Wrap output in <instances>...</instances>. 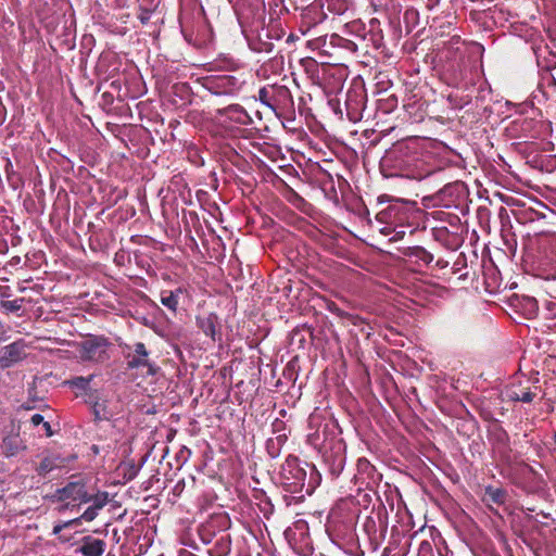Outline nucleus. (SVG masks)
Segmentation results:
<instances>
[{
	"mask_svg": "<svg viewBox=\"0 0 556 556\" xmlns=\"http://www.w3.org/2000/svg\"><path fill=\"white\" fill-rule=\"evenodd\" d=\"M56 495L60 501L88 503L90 500V493L85 483L80 481L68 482L65 486L56 490Z\"/></svg>",
	"mask_w": 556,
	"mask_h": 556,
	"instance_id": "nucleus-28",
	"label": "nucleus"
},
{
	"mask_svg": "<svg viewBox=\"0 0 556 556\" xmlns=\"http://www.w3.org/2000/svg\"><path fill=\"white\" fill-rule=\"evenodd\" d=\"M43 420H45V418H43V416H42V415H40V414H35V415H33V416H31V418H30V422H31V425H33V426H35V427H37V426L41 425V424L43 422Z\"/></svg>",
	"mask_w": 556,
	"mask_h": 556,
	"instance_id": "nucleus-62",
	"label": "nucleus"
},
{
	"mask_svg": "<svg viewBox=\"0 0 556 556\" xmlns=\"http://www.w3.org/2000/svg\"><path fill=\"white\" fill-rule=\"evenodd\" d=\"M317 0L301 10L298 21L299 30L306 35L327 20V13Z\"/></svg>",
	"mask_w": 556,
	"mask_h": 556,
	"instance_id": "nucleus-21",
	"label": "nucleus"
},
{
	"mask_svg": "<svg viewBox=\"0 0 556 556\" xmlns=\"http://www.w3.org/2000/svg\"><path fill=\"white\" fill-rule=\"evenodd\" d=\"M285 1L283 0H273V2L270 3V9L275 8H279V12L278 14H281L283 12H288V8L283 3Z\"/></svg>",
	"mask_w": 556,
	"mask_h": 556,
	"instance_id": "nucleus-60",
	"label": "nucleus"
},
{
	"mask_svg": "<svg viewBox=\"0 0 556 556\" xmlns=\"http://www.w3.org/2000/svg\"><path fill=\"white\" fill-rule=\"evenodd\" d=\"M99 514V510L91 505L79 517L80 520L92 521Z\"/></svg>",
	"mask_w": 556,
	"mask_h": 556,
	"instance_id": "nucleus-56",
	"label": "nucleus"
},
{
	"mask_svg": "<svg viewBox=\"0 0 556 556\" xmlns=\"http://www.w3.org/2000/svg\"><path fill=\"white\" fill-rule=\"evenodd\" d=\"M320 2L324 11H328L336 15H341L349 10L350 2L349 0H317Z\"/></svg>",
	"mask_w": 556,
	"mask_h": 556,
	"instance_id": "nucleus-43",
	"label": "nucleus"
},
{
	"mask_svg": "<svg viewBox=\"0 0 556 556\" xmlns=\"http://www.w3.org/2000/svg\"><path fill=\"white\" fill-rule=\"evenodd\" d=\"M417 556H435L432 544L426 540L421 541L417 549Z\"/></svg>",
	"mask_w": 556,
	"mask_h": 556,
	"instance_id": "nucleus-54",
	"label": "nucleus"
},
{
	"mask_svg": "<svg viewBox=\"0 0 556 556\" xmlns=\"http://www.w3.org/2000/svg\"><path fill=\"white\" fill-rule=\"evenodd\" d=\"M306 442L317 450L332 478H338L346 463V444L334 422H326L307 434Z\"/></svg>",
	"mask_w": 556,
	"mask_h": 556,
	"instance_id": "nucleus-3",
	"label": "nucleus"
},
{
	"mask_svg": "<svg viewBox=\"0 0 556 556\" xmlns=\"http://www.w3.org/2000/svg\"><path fill=\"white\" fill-rule=\"evenodd\" d=\"M329 45L332 49L334 48H340V49H343L345 51H349L351 53H356L358 51V48H359V43L354 41V40H351V39H348V38H344L342 36H339L337 34H332L330 37H329Z\"/></svg>",
	"mask_w": 556,
	"mask_h": 556,
	"instance_id": "nucleus-39",
	"label": "nucleus"
},
{
	"mask_svg": "<svg viewBox=\"0 0 556 556\" xmlns=\"http://www.w3.org/2000/svg\"><path fill=\"white\" fill-rule=\"evenodd\" d=\"M301 63L312 83L321 88L324 93L328 97L329 108L342 119L343 109L336 94L343 88L346 79V70L334 65H320L312 58L303 59Z\"/></svg>",
	"mask_w": 556,
	"mask_h": 556,
	"instance_id": "nucleus-5",
	"label": "nucleus"
},
{
	"mask_svg": "<svg viewBox=\"0 0 556 556\" xmlns=\"http://www.w3.org/2000/svg\"><path fill=\"white\" fill-rule=\"evenodd\" d=\"M134 354L128 355L127 367L130 369H137L140 367H147L148 374L155 375L156 368L150 363L149 352L142 342H137L134 345Z\"/></svg>",
	"mask_w": 556,
	"mask_h": 556,
	"instance_id": "nucleus-30",
	"label": "nucleus"
},
{
	"mask_svg": "<svg viewBox=\"0 0 556 556\" xmlns=\"http://www.w3.org/2000/svg\"><path fill=\"white\" fill-rule=\"evenodd\" d=\"M545 125L532 117L519 116L506 127L507 135L515 139L538 138L543 134Z\"/></svg>",
	"mask_w": 556,
	"mask_h": 556,
	"instance_id": "nucleus-18",
	"label": "nucleus"
},
{
	"mask_svg": "<svg viewBox=\"0 0 556 556\" xmlns=\"http://www.w3.org/2000/svg\"><path fill=\"white\" fill-rule=\"evenodd\" d=\"M448 271L451 275H456L458 280L466 281L470 278V270L468 269L467 257L464 253H460L457 256Z\"/></svg>",
	"mask_w": 556,
	"mask_h": 556,
	"instance_id": "nucleus-37",
	"label": "nucleus"
},
{
	"mask_svg": "<svg viewBox=\"0 0 556 556\" xmlns=\"http://www.w3.org/2000/svg\"><path fill=\"white\" fill-rule=\"evenodd\" d=\"M291 195L288 198V200L293 203L295 206H300L301 204L305 203V200L299 195L294 190H290Z\"/></svg>",
	"mask_w": 556,
	"mask_h": 556,
	"instance_id": "nucleus-58",
	"label": "nucleus"
},
{
	"mask_svg": "<svg viewBox=\"0 0 556 556\" xmlns=\"http://www.w3.org/2000/svg\"><path fill=\"white\" fill-rule=\"evenodd\" d=\"M469 190L465 182L456 180L446 184L435 193L425 197L424 202L428 206H442L446 208H456L460 213L468 210Z\"/></svg>",
	"mask_w": 556,
	"mask_h": 556,
	"instance_id": "nucleus-9",
	"label": "nucleus"
},
{
	"mask_svg": "<svg viewBox=\"0 0 556 556\" xmlns=\"http://www.w3.org/2000/svg\"><path fill=\"white\" fill-rule=\"evenodd\" d=\"M102 410H104V407L102 405H100L98 402H96L92 406V414H93L94 420L100 421V420L108 419V416L104 413L102 414Z\"/></svg>",
	"mask_w": 556,
	"mask_h": 556,
	"instance_id": "nucleus-57",
	"label": "nucleus"
},
{
	"mask_svg": "<svg viewBox=\"0 0 556 556\" xmlns=\"http://www.w3.org/2000/svg\"><path fill=\"white\" fill-rule=\"evenodd\" d=\"M346 33L355 37L363 49L371 47L374 50L384 48V36L381 23L378 18H370L368 24L361 20H354L345 25Z\"/></svg>",
	"mask_w": 556,
	"mask_h": 556,
	"instance_id": "nucleus-10",
	"label": "nucleus"
},
{
	"mask_svg": "<svg viewBox=\"0 0 556 556\" xmlns=\"http://www.w3.org/2000/svg\"><path fill=\"white\" fill-rule=\"evenodd\" d=\"M426 153L416 139H406L393 143L386 150L379 163V169L386 178H406L422 180L442 173L428 161Z\"/></svg>",
	"mask_w": 556,
	"mask_h": 556,
	"instance_id": "nucleus-1",
	"label": "nucleus"
},
{
	"mask_svg": "<svg viewBox=\"0 0 556 556\" xmlns=\"http://www.w3.org/2000/svg\"><path fill=\"white\" fill-rule=\"evenodd\" d=\"M456 219L457 224L452 225V230L445 226L431 229L432 239L448 251H456L464 243V227L457 216Z\"/></svg>",
	"mask_w": 556,
	"mask_h": 556,
	"instance_id": "nucleus-20",
	"label": "nucleus"
},
{
	"mask_svg": "<svg viewBox=\"0 0 556 556\" xmlns=\"http://www.w3.org/2000/svg\"><path fill=\"white\" fill-rule=\"evenodd\" d=\"M108 339L100 336H88L78 344L79 357L85 362L100 363L108 358Z\"/></svg>",
	"mask_w": 556,
	"mask_h": 556,
	"instance_id": "nucleus-19",
	"label": "nucleus"
},
{
	"mask_svg": "<svg viewBox=\"0 0 556 556\" xmlns=\"http://www.w3.org/2000/svg\"><path fill=\"white\" fill-rule=\"evenodd\" d=\"M198 83L206 93L202 94L203 101L210 98L237 97L247 86L248 77L242 74H212L198 78Z\"/></svg>",
	"mask_w": 556,
	"mask_h": 556,
	"instance_id": "nucleus-7",
	"label": "nucleus"
},
{
	"mask_svg": "<svg viewBox=\"0 0 556 556\" xmlns=\"http://www.w3.org/2000/svg\"><path fill=\"white\" fill-rule=\"evenodd\" d=\"M401 253L407 263L416 266L418 269L427 268L437 276L440 273L445 275L444 270H447L450 266V261L441 256L435 257L434 253L421 245L403 248Z\"/></svg>",
	"mask_w": 556,
	"mask_h": 556,
	"instance_id": "nucleus-12",
	"label": "nucleus"
},
{
	"mask_svg": "<svg viewBox=\"0 0 556 556\" xmlns=\"http://www.w3.org/2000/svg\"><path fill=\"white\" fill-rule=\"evenodd\" d=\"M377 205L381 206L376 213V220L383 225L380 231L383 235L394 233L393 240L402 239L406 229L413 235L425 217V211L416 201L381 194L377 199Z\"/></svg>",
	"mask_w": 556,
	"mask_h": 556,
	"instance_id": "nucleus-2",
	"label": "nucleus"
},
{
	"mask_svg": "<svg viewBox=\"0 0 556 556\" xmlns=\"http://www.w3.org/2000/svg\"><path fill=\"white\" fill-rule=\"evenodd\" d=\"M517 306L521 313L528 318L532 319L536 317L539 312V303L536 299L528 295H523L518 300Z\"/></svg>",
	"mask_w": 556,
	"mask_h": 556,
	"instance_id": "nucleus-38",
	"label": "nucleus"
},
{
	"mask_svg": "<svg viewBox=\"0 0 556 556\" xmlns=\"http://www.w3.org/2000/svg\"><path fill=\"white\" fill-rule=\"evenodd\" d=\"M367 92L362 80H353L345 93L344 111L346 118L357 123L363 118L366 109Z\"/></svg>",
	"mask_w": 556,
	"mask_h": 556,
	"instance_id": "nucleus-15",
	"label": "nucleus"
},
{
	"mask_svg": "<svg viewBox=\"0 0 556 556\" xmlns=\"http://www.w3.org/2000/svg\"><path fill=\"white\" fill-rule=\"evenodd\" d=\"M94 375H89L88 377L76 376L68 380L64 381V384L73 390H77L76 396L79 394L88 393L90 390V383L93 380Z\"/></svg>",
	"mask_w": 556,
	"mask_h": 556,
	"instance_id": "nucleus-36",
	"label": "nucleus"
},
{
	"mask_svg": "<svg viewBox=\"0 0 556 556\" xmlns=\"http://www.w3.org/2000/svg\"><path fill=\"white\" fill-rule=\"evenodd\" d=\"M305 466L309 470L308 478L305 467L301 465L296 456L289 455L281 465L279 482L283 491L290 493V495H283L287 505H290L293 498L302 501L305 494L311 495L320 483V475L315 466L308 464H305Z\"/></svg>",
	"mask_w": 556,
	"mask_h": 556,
	"instance_id": "nucleus-4",
	"label": "nucleus"
},
{
	"mask_svg": "<svg viewBox=\"0 0 556 556\" xmlns=\"http://www.w3.org/2000/svg\"><path fill=\"white\" fill-rule=\"evenodd\" d=\"M7 119V108L0 98V127L4 124Z\"/></svg>",
	"mask_w": 556,
	"mask_h": 556,
	"instance_id": "nucleus-61",
	"label": "nucleus"
},
{
	"mask_svg": "<svg viewBox=\"0 0 556 556\" xmlns=\"http://www.w3.org/2000/svg\"><path fill=\"white\" fill-rule=\"evenodd\" d=\"M80 523H81V520L79 517L64 521V522H59V523L54 525V527L52 529V534L58 535L59 540L62 543H67L71 541V535L64 534V533H62V531L66 528H73V527L79 526Z\"/></svg>",
	"mask_w": 556,
	"mask_h": 556,
	"instance_id": "nucleus-45",
	"label": "nucleus"
},
{
	"mask_svg": "<svg viewBox=\"0 0 556 556\" xmlns=\"http://www.w3.org/2000/svg\"><path fill=\"white\" fill-rule=\"evenodd\" d=\"M26 450V444L21 438L18 431H11L5 434L0 443V454L4 457L16 456L22 451Z\"/></svg>",
	"mask_w": 556,
	"mask_h": 556,
	"instance_id": "nucleus-31",
	"label": "nucleus"
},
{
	"mask_svg": "<svg viewBox=\"0 0 556 556\" xmlns=\"http://www.w3.org/2000/svg\"><path fill=\"white\" fill-rule=\"evenodd\" d=\"M231 549L229 534L220 535L208 552V556H227Z\"/></svg>",
	"mask_w": 556,
	"mask_h": 556,
	"instance_id": "nucleus-42",
	"label": "nucleus"
},
{
	"mask_svg": "<svg viewBox=\"0 0 556 556\" xmlns=\"http://www.w3.org/2000/svg\"><path fill=\"white\" fill-rule=\"evenodd\" d=\"M321 190H323L325 197L329 201H331L336 205H338L340 203L339 193H338L337 188L334 186V181H333V179H332V177L330 175L325 180H323V182H321Z\"/></svg>",
	"mask_w": 556,
	"mask_h": 556,
	"instance_id": "nucleus-46",
	"label": "nucleus"
},
{
	"mask_svg": "<svg viewBox=\"0 0 556 556\" xmlns=\"http://www.w3.org/2000/svg\"><path fill=\"white\" fill-rule=\"evenodd\" d=\"M399 104V99L394 93H381L377 100V108L384 114L393 112Z\"/></svg>",
	"mask_w": 556,
	"mask_h": 556,
	"instance_id": "nucleus-44",
	"label": "nucleus"
},
{
	"mask_svg": "<svg viewBox=\"0 0 556 556\" xmlns=\"http://www.w3.org/2000/svg\"><path fill=\"white\" fill-rule=\"evenodd\" d=\"M187 293L184 287H177L174 290H162L160 293V301L167 309L177 313L180 298Z\"/></svg>",
	"mask_w": 556,
	"mask_h": 556,
	"instance_id": "nucleus-34",
	"label": "nucleus"
},
{
	"mask_svg": "<svg viewBox=\"0 0 556 556\" xmlns=\"http://www.w3.org/2000/svg\"><path fill=\"white\" fill-rule=\"evenodd\" d=\"M195 323L198 328L213 342L222 340L220 323L217 314L210 313L197 316Z\"/></svg>",
	"mask_w": 556,
	"mask_h": 556,
	"instance_id": "nucleus-29",
	"label": "nucleus"
},
{
	"mask_svg": "<svg viewBox=\"0 0 556 556\" xmlns=\"http://www.w3.org/2000/svg\"><path fill=\"white\" fill-rule=\"evenodd\" d=\"M527 163L541 172L554 173L556 170V154L539 152L528 155Z\"/></svg>",
	"mask_w": 556,
	"mask_h": 556,
	"instance_id": "nucleus-33",
	"label": "nucleus"
},
{
	"mask_svg": "<svg viewBox=\"0 0 556 556\" xmlns=\"http://www.w3.org/2000/svg\"><path fill=\"white\" fill-rule=\"evenodd\" d=\"M460 38L458 36L452 37L447 42H444L442 53L448 59L452 50L455 49V60L444 66L443 78L448 86L460 87L467 77V68L463 61L457 60Z\"/></svg>",
	"mask_w": 556,
	"mask_h": 556,
	"instance_id": "nucleus-14",
	"label": "nucleus"
},
{
	"mask_svg": "<svg viewBox=\"0 0 556 556\" xmlns=\"http://www.w3.org/2000/svg\"><path fill=\"white\" fill-rule=\"evenodd\" d=\"M238 21L242 34L264 29L266 23V7L264 0H244L238 10Z\"/></svg>",
	"mask_w": 556,
	"mask_h": 556,
	"instance_id": "nucleus-13",
	"label": "nucleus"
},
{
	"mask_svg": "<svg viewBox=\"0 0 556 556\" xmlns=\"http://www.w3.org/2000/svg\"><path fill=\"white\" fill-rule=\"evenodd\" d=\"M26 300L24 298H18L15 300H7L0 302V311L5 314H17L24 306Z\"/></svg>",
	"mask_w": 556,
	"mask_h": 556,
	"instance_id": "nucleus-48",
	"label": "nucleus"
},
{
	"mask_svg": "<svg viewBox=\"0 0 556 556\" xmlns=\"http://www.w3.org/2000/svg\"><path fill=\"white\" fill-rule=\"evenodd\" d=\"M271 431L273 433H275L276 435H288L287 434V425L286 422L280 419V418H276L273 422H271Z\"/></svg>",
	"mask_w": 556,
	"mask_h": 556,
	"instance_id": "nucleus-55",
	"label": "nucleus"
},
{
	"mask_svg": "<svg viewBox=\"0 0 556 556\" xmlns=\"http://www.w3.org/2000/svg\"><path fill=\"white\" fill-rule=\"evenodd\" d=\"M364 533L371 545H378L386 536L388 523L381 513H375L365 518L362 525Z\"/></svg>",
	"mask_w": 556,
	"mask_h": 556,
	"instance_id": "nucleus-23",
	"label": "nucleus"
},
{
	"mask_svg": "<svg viewBox=\"0 0 556 556\" xmlns=\"http://www.w3.org/2000/svg\"><path fill=\"white\" fill-rule=\"evenodd\" d=\"M91 506L101 510L109 503V493L105 491H98L96 494H90Z\"/></svg>",
	"mask_w": 556,
	"mask_h": 556,
	"instance_id": "nucleus-51",
	"label": "nucleus"
},
{
	"mask_svg": "<svg viewBox=\"0 0 556 556\" xmlns=\"http://www.w3.org/2000/svg\"><path fill=\"white\" fill-rule=\"evenodd\" d=\"M288 440V435H276L274 438H269L266 440L265 448L270 458H277L282 450V446L286 444Z\"/></svg>",
	"mask_w": 556,
	"mask_h": 556,
	"instance_id": "nucleus-41",
	"label": "nucleus"
},
{
	"mask_svg": "<svg viewBox=\"0 0 556 556\" xmlns=\"http://www.w3.org/2000/svg\"><path fill=\"white\" fill-rule=\"evenodd\" d=\"M488 439L495 459L503 465H510L514 460V456L510 446V438L507 431L498 422H494L489 427Z\"/></svg>",
	"mask_w": 556,
	"mask_h": 556,
	"instance_id": "nucleus-16",
	"label": "nucleus"
},
{
	"mask_svg": "<svg viewBox=\"0 0 556 556\" xmlns=\"http://www.w3.org/2000/svg\"><path fill=\"white\" fill-rule=\"evenodd\" d=\"M43 429H45V433L47 437H52L53 435V431L51 429V425L48 422V421H45L41 424Z\"/></svg>",
	"mask_w": 556,
	"mask_h": 556,
	"instance_id": "nucleus-63",
	"label": "nucleus"
},
{
	"mask_svg": "<svg viewBox=\"0 0 556 556\" xmlns=\"http://www.w3.org/2000/svg\"><path fill=\"white\" fill-rule=\"evenodd\" d=\"M210 68L212 71L223 72V74H242L243 77L250 76L249 71L247 70L244 63H242L239 59H235L230 54H218L210 63Z\"/></svg>",
	"mask_w": 556,
	"mask_h": 556,
	"instance_id": "nucleus-27",
	"label": "nucleus"
},
{
	"mask_svg": "<svg viewBox=\"0 0 556 556\" xmlns=\"http://www.w3.org/2000/svg\"><path fill=\"white\" fill-rule=\"evenodd\" d=\"M545 308L548 312V318H556V299L547 301Z\"/></svg>",
	"mask_w": 556,
	"mask_h": 556,
	"instance_id": "nucleus-59",
	"label": "nucleus"
},
{
	"mask_svg": "<svg viewBox=\"0 0 556 556\" xmlns=\"http://www.w3.org/2000/svg\"><path fill=\"white\" fill-rule=\"evenodd\" d=\"M213 119L224 128L233 129L241 126L252 124V117L247 110L238 104H229L225 108L216 109L213 114Z\"/></svg>",
	"mask_w": 556,
	"mask_h": 556,
	"instance_id": "nucleus-17",
	"label": "nucleus"
},
{
	"mask_svg": "<svg viewBox=\"0 0 556 556\" xmlns=\"http://www.w3.org/2000/svg\"><path fill=\"white\" fill-rule=\"evenodd\" d=\"M106 543L92 535H86L78 542L76 553L84 556H102L105 552Z\"/></svg>",
	"mask_w": 556,
	"mask_h": 556,
	"instance_id": "nucleus-32",
	"label": "nucleus"
},
{
	"mask_svg": "<svg viewBox=\"0 0 556 556\" xmlns=\"http://www.w3.org/2000/svg\"><path fill=\"white\" fill-rule=\"evenodd\" d=\"M173 94L180 98L184 102H191V88L186 83H177L173 87Z\"/></svg>",
	"mask_w": 556,
	"mask_h": 556,
	"instance_id": "nucleus-50",
	"label": "nucleus"
},
{
	"mask_svg": "<svg viewBox=\"0 0 556 556\" xmlns=\"http://www.w3.org/2000/svg\"><path fill=\"white\" fill-rule=\"evenodd\" d=\"M354 479L359 484V488L372 489L381 482L382 475L378 472L367 458L361 457L357 459Z\"/></svg>",
	"mask_w": 556,
	"mask_h": 556,
	"instance_id": "nucleus-24",
	"label": "nucleus"
},
{
	"mask_svg": "<svg viewBox=\"0 0 556 556\" xmlns=\"http://www.w3.org/2000/svg\"><path fill=\"white\" fill-rule=\"evenodd\" d=\"M306 47L313 51H318L321 55L332 56L333 54L327 36H318L307 40Z\"/></svg>",
	"mask_w": 556,
	"mask_h": 556,
	"instance_id": "nucleus-40",
	"label": "nucleus"
},
{
	"mask_svg": "<svg viewBox=\"0 0 556 556\" xmlns=\"http://www.w3.org/2000/svg\"><path fill=\"white\" fill-rule=\"evenodd\" d=\"M283 35L285 30L279 21L273 17L270 13L269 22L264 29H257L243 36L252 51L257 53H271L275 49L274 40L279 41Z\"/></svg>",
	"mask_w": 556,
	"mask_h": 556,
	"instance_id": "nucleus-11",
	"label": "nucleus"
},
{
	"mask_svg": "<svg viewBox=\"0 0 556 556\" xmlns=\"http://www.w3.org/2000/svg\"><path fill=\"white\" fill-rule=\"evenodd\" d=\"M356 520L352 511L332 510L328 517L326 531L331 542L346 553L357 547Z\"/></svg>",
	"mask_w": 556,
	"mask_h": 556,
	"instance_id": "nucleus-6",
	"label": "nucleus"
},
{
	"mask_svg": "<svg viewBox=\"0 0 556 556\" xmlns=\"http://www.w3.org/2000/svg\"><path fill=\"white\" fill-rule=\"evenodd\" d=\"M484 496L489 502L502 505L506 502L507 492L502 488H493L489 485L484 490Z\"/></svg>",
	"mask_w": 556,
	"mask_h": 556,
	"instance_id": "nucleus-47",
	"label": "nucleus"
},
{
	"mask_svg": "<svg viewBox=\"0 0 556 556\" xmlns=\"http://www.w3.org/2000/svg\"><path fill=\"white\" fill-rule=\"evenodd\" d=\"M406 33H410L419 22V13L416 9H407L403 14Z\"/></svg>",
	"mask_w": 556,
	"mask_h": 556,
	"instance_id": "nucleus-49",
	"label": "nucleus"
},
{
	"mask_svg": "<svg viewBox=\"0 0 556 556\" xmlns=\"http://www.w3.org/2000/svg\"><path fill=\"white\" fill-rule=\"evenodd\" d=\"M63 466V459L59 455H47L43 456L39 464L35 467V471L38 476L45 478L54 469H59Z\"/></svg>",
	"mask_w": 556,
	"mask_h": 556,
	"instance_id": "nucleus-35",
	"label": "nucleus"
},
{
	"mask_svg": "<svg viewBox=\"0 0 556 556\" xmlns=\"http://www.w3.org/2000/svg\"><path fill=\"white\" fill-rule=\"evenodd\" d=\"M539 249L534 263H536L538 268L542 270L546 278L556 279V242L542 244Z\"/></svg>",
	"mask_w": 556,
	"mask_h": 556,
	"instance_id": "nucleus-26",
	"label": "nucleus"
},
{
	"mask_svg": "<svg viewBox=\"0 0 556 556\" xmlns=\"http://www.w3.org/2000/svg\"><path fill=\"white\" fill-rule=\"evenodd\" d=\"M540 387L529 379L516 380L506 387L505 394L509 401L531 403L538 395Z\"/></svg>",
	"mask_w": 556,
	"mask_h": 556,
	"instance_id": "nucleus-22",
	"label": "nucleus"
},
{
	"mask_svg": "<svg viewBox=\"0 0 556 556\" xmlns=\"http://www.w3.org/2000/svg\"><path fill=\"white\" fill-rule=\"evenodd\" d=\"M9 251V245L7 240L0 239V254H7Z\"/></svg>",
	"mask_w": 556,
	"mask_h": 556,
	"instance_id": "nucleus-64",
	"label": "nucleus"
},
{
	"mask_svg": "<svg viewBox=\"0 0 556 556\" xmlns=\"http://www.w3.org/2000/svg\"><path fill=\"white\" fill-rule=\"evenodd\" d=\"M5 174H7V178H8V181L9 184L13 187V188H16L17 187V184H18V180H20V177H18V174H16L14 170H13V166H12V163L10 160L7 161V165H5Z\"/></svg>",
	"mask_w": 556,
	"mask_h": 556,
	"instance_id": "nucleus-53",
	"label": "nucleus"
},
{
	"mask_svg": "<svg viewBox=\"0 0 556 556\" xmlns=\"http://www.w3.org/2000/svg\"><path fill=\"white\" fill-rule=\"evenodd\" d=\"M27 344L23 339L0 349V369H7L22 362L27 356Z\"/></svg>",
	"mask_w": 556,
	"mask_h": 556,
	"instance_id": "nucleus-25",
	"label": "nucleus"
},
{
	"mask_svg": "<svg viewBox=\"0 0 556 556\" xmlns=\"http://www.w3.org/2000/svg\"><path fill=\"white\" fill-rule=\"evenodd\" d=\"M154 8V0H149V5H144L142 3L139 4L138 18L140 20L141 24L146 25L150 21Z\"/></svg>",
	"mask_w": 556,
	"mask_h": 556,
	"instance_id": "nucleus-52",
	"label": "nucleus"
},
{
	"mask_svg": "<svg viewBox=\"0 0 556 556\" xmlns=\"http://www.w3.org/2000/svg\"><path fill=\"white\" fill-rule=\"evenodd\" d=\"M286 79L266 84L258 89L257 99L269 108L278 117L294 113V101L290 89L283 84Z\"/></svg>",
	"mask_w": 556,
	"mask_h": 556,
	"instance_id": "nucleus-8",
	"label": "nucleus"
}]
</instances>
